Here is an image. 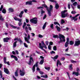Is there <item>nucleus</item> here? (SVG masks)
I'll return each instance as SVG.
<instances>
[{"label": "nucleus", "instance_id": "f257e3e1", "mask_svg": "<svg viewBox=\"0 0 80 80\" xmlns=\"http://www.w3.org/2000/svg\"><path fill=\"white\" fill-rule=\"evenodd\" d=\"M59 38L60 41L58 42L59 43H62L63 42H65V36L64 35L61 34H59Z\"/></svg>", "mask_w": 80, "mask_h": 80}, {"label": "nucleus", "instance_id": "0e129e2a", "mask_svg": "<svg viewBox=\"0 0 80 80\" xmlns=\"http://www.w3.org/2000/svg\"><path fill=\"white\" fill-rule=\"evenodd\" d=\"M15 52L16 53V54H17V55H18V54H19V53H18V50H16Z\"/></svg>", "mask_w": 80, "mask_h": 80}, {"label": "nucleus", "instance_id": "a211bd4d", "mask_svg": "<svg viewBox=\"0 0 80 80\" xmlns=\"http://www.w3.org/2000/svg\"><path fill=\"white\" fill-rule=\"evenodd\" d=\"M23 13H24L23 11H21V13H20L19 15V16L20 18H22V15Z\"/></svg>", "mask_w": 80, "mask_h": 80}, {"label": "nucleus", "instance_id": "7c9ffc66", "mask_svg": "<svg viewBox=\"0 0 80 80\" xmlns=\"http://www.w3.org/2000/svg\"><path fill=\"white\" fill-rule=\"evenodd\" d=\"M55 7L56 9H58L59 8V6H58V3H56L55 5Z\"/></svg>", "mask_w": 80, "mask_h": 80}, {"label": "nucleus", "instance_id": "052dcab7", "mask_svg": "<svg viewBox=\"0 0 80 80\" xmlns=\"http://www.w3.org/2000/svg\"><path fill=\"white\" fill-rule=\"evenodd\" d=\"M49 45H53V42H50L49 43Z\"/></svg>", "mask_w": 80, "mask_h": 80}, {"label": "nucleus", "instance_id": "423d86ee", "mask_svg": "<svg viewBox=\"0 0 80 80\" xmlns=\"http://www.w3.org/2000/svg\"><path fill=\"white\" fill-rule=\"evenodd\" d=\"M79 15H80V14H78L75 16L72 17L71 18V20H74V21H77V17L78 16H79Z\"/></svg>", "mask_w": 80, "mask_h": 80}, {"label": "nucleus", "instance_id": "09e8293b", "mask_svg": "<svg viewBox=\"0 0 80 80\" xmlns=\"http://www.w3.org/2000/svg\"><path fill=\"white\" fill-rule=\"evenodd\" d=\"M73 5L74 6H76V5H77V2H75L73 4Z\"/></svg>", "mask_w": 80, "mask_h": 80}, {"label": "nucleus", "instance_id": "79ce46f5", "mask_svg": "<svg viewBox=\"0 0 80 80\" xmlns=\"http://www.w3.org/2000/svg\"><path fill=\"white\" fill-rule=\"evenodd\" d=\"M65 23V21H64V20L61 19V24H63V23Z\"/></svg>", "mask_w": 80, "mask_h": 80}, {"label": "nucleus", "instance_id": "9b49d317", "mask_svg": "<svg viewBox=\"0 0 80 80\" xmlns=\"http://www.w3.org/2000/svg\"><path fill=\"white\" fill-rule=\"evenodd\" d=\"M13 18L15 20H16V21H19V22H22V19L18 18H17V17H15Z\"/></svg>", "mask_w": 80, "mask_h": 80}, {"label": "nucleus", "instance_id": "680f3d73", "mask_svg": "<svg viewBox=\"0 0 80 80\" xmlns=\"http://www.w3.org/2000/svg\"><path fill=\"white\" fill-rule=\"evenodd\" d=\"M68 9H70V4H68Z\"/></svg>", "mask_w": 80, "mask_h": 80}, {"label": "nucleus", "instance_id": "f704fd0d", "mask_svg": "<svg viewBox=\"0 0 80 80\" xmlns=\"http://www.w3.org/2000/svg\"><path fill=\"white\" fill-rule=\"evenodd\" d=\"M2 12L3 13H6V10L4 8H3L2 10Z\"/></svg>", "mask_w": 80, "mask_h": 80}, {"label": "nucleus", "instance_id": "a19ab883", "mask_svg": "<svg viewBox=\"0 0 80 80\" xmlns=\"http://www.w3.org/2000/svg\"><path fill=\"white\" fill-rule=\"evenodd\" d=\"M45 69H46V70H47L48 71L50 70V67H45Z\"/></svg>", "mask_w": 80, "mask_h": 80}, {"label": "nucleus", "instance_id": "bb28decb", "mask_svg": "<svg viewBox=\"0 0 80 80\" xmlns=\"http://www.w3.org/2000/svg\"><path fill=\"white\" fill-rule=\"evenodd\" d=\"M53 9V6L52 5H50V8L49 9V10H50V11H51Z\"/></svg>", "mask_w": 80, "mask_h": 80}, {"label": "nucleus", "instance_id": "b1692460", "mask_svg": "<svg viewBox=\"0 0 80 80\" xmlns=\"http://www.w3.org/2000/svg\"><path fill=\"white\" fill-rule=\"evenodd\" d=\"M44 62V59H42L40 62H39V64H40L41 65H42L43 63V62Z\"/></svg>", "mask_w": 80, "mask_h": 80}, {"label": "nucleus", "instance_id": "a18cd8bd", "mask_svg": "<svg viewBox=\"0 0 80 80\" xmlns=\"http://www.w3.org/2000/svg\"><path fill=\"white\" fill-rule=\"evenodd\" d=\"M50 27L52 29H53V24H51Z\"/></svg>", "mask_w": 80, "mask_h": 80}, {"label": "nucleus", "instance_id": "774afa93", "mask_svg": "<svg viewBox=\"0 0 80 80\" xmlns=\"http://www.w3.org/2000/svg\"><path fill=\"white\" fill-rule=\"evenodd\" d=\"M71 63H75V62H76V61H73V60H71Z\"/></svg>", "mask_w": 80, "mask_h": 80}, {"label": "nucleus", "instance_id": "8fccbe9b", "mask_svg": "<svg viewBox=\"0 0 80 80\" xmlns=\"http://www.w3.org/2000/svg\"><path fill=\"white\" fill-rule=\"evenodd\" d=\"M50 2H54L55 3H56L57 2L56 1L54 0H49Z\"/></svg>", "mask_w": 80, "mask_h": 80}, {"label": "nucleus", "instance_id": "3c124183", "mask_svg": "<svg viewBox=\"0 0 80 80\" xmlns=\"http://www.w3.org/2000/svg\"><path fill=\"white\" fill-rule=\"evenodd\" d=\"M3 5H2L1 8H0V11H2V9H3Z\"/></svg>", "mask_w": 80, "mask_h": 80}, {"label": "nucleus", "instance_id": "c03bdc74", "mask_svg": "<svg viewBox=\"0 0 80 80\" xmlns=\"http://www.w3.org/2000/svg\"><path fill=\"white\" fill-rule=\"evenodd\" d=\"M48 48L49 50H52V47L51 46L48 45Z\"/></svg>", "mask_w": 80, "mask_h": 80}, {"label": "nucleus", "instance_id": "cd10ccee", "mask_svg": "<svg viewBox=\"0 0 80 80\" xmlns=\"http://www.w3.org/2000/svg\"><path fill=\"white\" fill-rule=\"evenodd\" d=\"M74 43V42L72 41H70L69 42V44L70 45H73Z\"/></svg>", "mask_w": 80, "mask_h": 80}, {"label": "nucleus", "instance_id": "4be33fe9", "mask_svg": "<svg viewBox=\"0 0 80 80\" xmlns=\"http://www.w3.org/2000/svg\"><path fill=\"white\" fill-rule=\"evenodd\" d=\"M46 25L47 22H46L42 27V29L43 30H45V27H46Z\"/></svg>", "mask_w": 80, "mask_h": 80}, {"label": "nucleus", "instance_id": "4d7b16f0", "mask_svg": "<svg viewBox=\"0 0 80 80\" xmlns=\"http://www.w3.org/2000/svg\"><path fill=\"white\" fill-rule=\"evenodd\" d=\"M45 43L46 45H48V43H49V42H48V41H46L45 42Z\"/></svg>", "mask_w": 80, "mask_h": 80}, {"label": "nucleus", "instance_id": "9d476101", "mask_svg": "<svg viewBox=\"0 0 80 80\" xmlns=\"http://www.w3.org/2000/svg\"><path fill=\"white\" fill-rule=\"evenodd\" d=\"M80 44V41H76L75 42V44H74V46H78Z\"/></svg>", "mask_w": 80, "mask_h": 80}, {"label": "nucleus", "instance_id": "20e7f679", "mask_svg": "<svg viewBox=\"0 0 80 80\" xmlns=\"http://www.w3.org/2000/svg\"><path fill=\"white\" fill-rule=\"evenodd\" d=\"M67 12V10H65L61 12V16L62 18H65V17L67 16L68 13H65V12Z\"/></svg>", "mask_w": 80, "mask_h": 80}, {"label": "nucleus", "instance_id": "338daca9", "mask_svg": "<svg viewBox=\"0 0 80 80\" xmlns=\"http://www.w3.org/2000/svg\"><path fill=\"white\" fill-rule=\"evenodd\" d=\"M31 34L32 35V37H34V36H35V33H31Z\"/></svg>", "mask_w": 80, "mask_h": 80}, {"label": "nucleus", "instance_id": "473e14b6", "mask_svg": "<svg viewBox=\"0 0 80 80\" xmlns=\"http://www.w3.org/2000/svg\"><path fill=\"white\" fill-rule=\"evenodd\" d=\"M4 63H7V58H6V57H5L4 58Z\"/></svg>", "mask_w": 80, "mask_h": 80}, {"label": "nucleus", "instance_id": "1a4fd4ad", "mask_svg": "<svg viewBox=\"0 0 80 80\" xmlns=\"http://www.w3.org/2000/svg\"><path fill=\"white\" fill-rule=\"evenodd\" d=\"M39 48H41V49H42L45 52V53H47V51L45 50V49H43V47L42 46V44H41V43H39Z\"/></svg>", "mask_w": 80, "mask_h": 80}, {"label": "nucleus", "instance_id": "0eeeda50", "mask_svg": "<svg viewBox=\"0 0 80 80\" xmlns=\"http://www.w3.org/2000/svg\"><path fill=\"white\" fill-rule=\"evenodd\" d=\"M4 42H8V40H11V38L7 37L3 39Z\"/></svg>", "mask_w": 80, "mask_h": 80}, {"label": "nucleus", "instance_id": "a878e982", "mask_svg": "<svg viewBox=\"0 0 80 80\" xmlns=\"http://www.w3.org/2000/svg\"><path fill=\"white\" fill-rule=\"evenodd\" d=\"M58 55H56V56H55L54 58H53L54 60H57V59L58 58Z\"/></svg>", "mask_w": 80, "mask_h": 80}, {"label": "nucleus", "instance_id": "5fc2aeb1", "mask_svg": "<svg viewBox=\"0 0 80 80\" xmlns=\"http://www.w3.org/2000/svg\"><path fill=\"white\" fill-rule=\"evenodd\" d=\"M69 68H70V70H72V64H70L69 65Z\"/></svg>", "mask_w": 80, "mask_h": 80}, {"label": "nucleus", "instance_id": "2f4dec72", "mask_svg": "<svg viewBox=\"0 0 80 80\" xmlns=\"http://www.w3.org/2000/svg\"><path fill=\"white\" fill-rule=\"evenodd\" d=\"M15 76L16 77H18V71H16L15 72Z\"/></svg>", "mask_w": 80, "mask_h": 80}, {"label": "nucleus", "instance_id": "412c9836", "mask_svg": "<svg viewBox=\"0 0 80 80\" xmlns=\"http://www.w3.org/2000/svg\"><path fill=\"white\" fill-rule=\"evenodd\" d=\"M8 11L9 12H14L13 8H9Z\"/></svg>", "mask_w": 80, "mask_h": 80}, {"label": "nucleus", "instance_id": "de8ad7c7", "mask_svg": "<svg viewBox=\"0 0 80 80\" xmlns=\"http://www.w3.org/2000/svg\"><path fill=\"white\" fill-rule=\"evenodd\" d=\"M24 45L25 47H26V48H27V47H28V45H27V44L26 43H24Z\"/></svg>", "mask_w": 80, "mask_h": 80}, {"label": "nucleus", "instance_id": "6e6d98bb", "mask_svg": "<svg viewBox=\"0 0 80 80\" xmlns=\"http://www.w3.org/2000/svg\"><path fill=\"white\" fill-rule=\"evenodd\" d=\"M51 54H53V53H55V52L53 51H52V52H50Z\"/></svg>", "mask_w": 80, "mask_h": 80}, {"label": "nucleus", "instance_id": "2eb2a0df", "mask_svg": "<svg viewBox=\"0 0 80 80\" xmlns=\"http://www.w3.org/2000/svg\"><path fill=\"white\" fill-rule=\"evenodd\" d=\"M11 57L12 58H14L15 60H16V61H18V58H17V57L16 56H14L13 55H12L11 56Z\"/></svg>", "mask_w": 80, "mask_h": 80}, {"label": "nucleus", "instance_id": "ea45409f", "mask_svg": "<svg viewBox=\"0 0 80 80\" xmlns=\"http://www.w3.org/2000/svg\"><path fill=\"white\" fill-rule=\"evenodd\" d=\"M0 20H1L2 21H3L4 20L3 18H2V16L1 15H0Z\"/></svg>", "mask_w": 80, "mask_h": 80}, {"label": "nucleus", "instance_id": "5701e85b", "mask_svg": "<svg viewBox=\"0 0 80 80\" xmlns=\"http://www.w3.org/2000/svg\"><path fill=\"white\" fill-rule=\"evenodd\" d=\"M56 27L58 32H60V31H61V29H60V27H58V25L56 26Z\"/></svg>", "mask_w": 80, "mask_h": 80}, {"label": "nucleus", "instance_id": "c9c22d12", "mask_svg": "<svg viewBox=\"0 0 80 80\" xmlns=\"http://www.w3.org/2000/svg\"><path fill=\"white\" fill-rule=\"evenodd\" d=\"M25 30L26 33H28V28L27 27V26L25 27Z\"/></svg>", "mask_w": 80, "mask_h": 80}, {"label": "nucleus", "instance_id": "69168bd1", "mask_svg": "<svg viewBox=\"0 0 80 80\" xmlns=\"http://www.w3.org/2000/svg\"><path fill=\"white\" fill-rule=\"evenodd\" d=\"M19 41L20 44H22V43L23 42H22V40H19Z\"/></svg>", "mask_w": 80, "mask_h": 80}, {"label": "nucleus", "instance_id": "e2e57ef3", "mask_svg": "<svg viewBox=\"0 0 80 80\" xmlns=\"http://www.w3.org/2000/svg\"><path fill=\"white\" fill-rule=\"evenodd\" d=\"M39 73H40L41 75H43V72L42 71H40Z\"/></svg>", "mask_w": 80, "mask_h": 80}, {"label": "nucleus", "instance_id": "4468645a", "mask_svg": "<svg viewBox=\"0 0 80 80\" xmlns=\"http://www.w3.org/2000/svg\"><path fill=\"white\" fill-rule=\"evenodd\" d=\"M72 75H76V76L78 77V76L79 75V72H72Z\"/></svg>", "mask_w": 80, "mask_h": 80}, {"label": "nucleus", "instance_id": "6ab92c4d", "mask_svg": "<svg viewBox=\"0 0 80 80\" xmlns=\"http://www.w3.org/2000/svg\"><path fill=\"white\" fill-rule=\"evenodd\" d=\"M32 1H28L26 2V5H32Z\"/></svg>", "mask_w": 80, "mask_h": 80}, {"label": "nucleus", "instance_id": "dca6fc26", "mask_svg": "<svg viewBox=\"0 0 80 80\" xmlns=\"http://www.w3.org/2000/svg\"><path fill=\"white\" fill-rule=\"evenodd\" d=\"M4 72L6 73H7V74H8V73H9V71L8 69L4 68Z\"/></svg>", "mask_w": 80, "mask_h": 80}, {"label": "nucleus", "instance_id": "603ef678", "mask_svg": "<svg viewBox=\"0 0 80 80\" xmlns=\"http://www.w3.org/2000/svg\"><path fill=\"white\" fill-rule=\"evenodd\" d=\"M43 47V48L44 47V48H45V49H47V46H46V44H44V45H43V46H42Z\"/></svg>", "mask_w": 80, "mask_h": 80}, {"label": "nucleus", "instance_id": "393cba45", "mask_svg": "<svg viewBox=\"0 0 80 80\" xmlns=\"http://www.w3.org/2000/svg\"><path fill=\"white\" fill-rule=\"evenodd\" d=\"M17 41H15L14 42L13 44V47H16V46H17Z\"/></svg>", "mask_w": 80, "mask_h": 80}, {"label": "nucleus", "instance_id": "e433bc0d", "mask_svg": "<svg viewBox=\"0 0 80 80\" xmlns=\"http://www.w3.org/2000/svg\"><path fill=\"white\" fill-rule=\"evenodd\" d=\"M65 60V58L64 57H62L61 58V61H63Z\"/></svg>", "mask_w": 80, "mask_h": 80}, {"label": "nucleus", "instance_id": "4c0bfd02", "mask_svg": "<svg viewBox=\"0 0 80 80\" xmlns=\"http://www.w3.org/2000/svg\"><path fill=\"white\" fill-rule=\"evenodd\" d=\"M53 38H58V36L56 35H53Z\"/></svg>", "mask_w": 80, "mask_h": 80}, {"label": "nucleus", "instance_id": "13d9d810", "mask_svg": "<svg viewBox=\"0 0 80 80\" xmlns=\"http://www.w3.org/2000/svg\"><path fill=\"white\" fill-rule=\"evenodd\" d=\"M41 14L42 15L43 13H45V12L42 9H41Z\"/></svg>", "mask_w": 80, "mask_h": 80}, {"label": "nucleus", "instance_id": "ddd939ff", "mask_svg": "<svg viewBox=\"0 0 80 80\" xmlns=\"http://www.w3.org/2000/svg\"><path fill=\"white\" fill-rule=\"evenodd\" d=\"M20 75L21 76H24L25 75V71H24L20 70Z\"/></svg>", "mask_w": 80, "mask_h": 80}, {"label": "nucleus", "instance_id": "6e6552de", "mask_svg": "<svg viewBox=\"0 0 80 80\" xmlns=\"http://www.w3.org/2000/svg\"><path fill=\"white\" fill-rule=\"evenodd\" d=\"M38 62H37L36 63L35 65H34L32 68V70L33 72H35V67H38Z\"/></svg>", "mask_w": 80, "mask_h": 80}, {"label": "nucleus", "instance_id": "864d4df0", "mask_svg": "<svg viewBox=\"0 0 80 80\" xmlns=\"http://www.w3.org/2000/svg\"><path fill=\"white\" fill-rule=\"evenodd\" d=\"M43 36L41 35H40V34L38 35V37H39V38H43Z\"/></svg>", "mask_w": 80, "mask_h": 80}, {"label": "nucleus", "instance_id": "bf43d9fd", "mask_svg": "<svg viewBox=\"0 0 80 80\" xmlns=\"http://www.w3.org/2000/svg\"><path fill=\"white\" fill-rule=\"evenodd\" d=\"M22 21H19V22L18 23V25L19 26H21L22 25V22H21Z\"/></svg>", "mask_w": 80, "mask_h": 80}, {"label": "nucleus", "instance_id": "49530a36", "mask_svg": "<svg viewBox=\"0 0 80 80\" xmlns=\"http://www.w3.org/2000/svg\"><path fill=\"white\" fill-rule=\"evenodd\" d=\"M0 76L1 78H2V72L1 70H0Z\"/></svg>", "mask_w": 80, "mask_h": 80}, {"label": "nucleus", "instance_id": "c756f323", "mask_svg": "<svg viewBox=\"0 0 80 80\" xmlns=\"http://www.w3.org/2000/svg\"><path fill=\"white\" fill-rule=\"evenodd\" d=\"M41 77H43V78H48V76L47 75H41Z\"/></svg>", "mask_w": 80, "mask_h": 80}, {"label": "nucleus", "instance_id": "72a5a7b5", "mask_svg": "<svg viewBox=\"0 0 80 80\" xmlns=\"http://www.w3.org/2000/svg\"><path fill=\"white\" fill-rule=\"evenodd\" d=\"M68 42H66L65 43L64 46L65 47H68Z\"/></svg>", "mask_w": 80, "mask_h": 80}, {"label": "nucleus", "instance_id": "f8f14e48", "mask_svg": "<svg viewBox=\"0 0 80 80\" xmlns=\"http://www.w3.org/2000/svg\"><path fill=\"white\" fill-rule=\"evenodd\" d=\"M32 56H30V60L28 63V65H31V63H32V62H33V58L32 57H31Z\"/></svg>", "mask_w": 80, "mask_h": 80}, {"label": "nucleus", "instance_id": "c85d7f7f", "mask_svg": "<svg viewBox=\"0 0 80 80\" xmlns=\"http://www.w3.org/2000/svg\"><path fill=\"white\" fill-rule=\"evenodd\" d=\"M26 25H27V23H26V22H24V24L23 25V26H22V28L23 29H25V27Z\"/></svg>", "mask_w": 80, "mask_h": 80}, {"label": "nucleus", "instance_id": "f3484780", "mask_svg": "<svg viewBox=\"0 0 80 80\" xmlns=\"http://www.w3.org/2000/svg\"><path fill=\"white\" fill-rule=\"evenodd\" d=\"M58 65H62V63L60 62V61L58 60L57 63V65L58 67Z\"/></svg>", "mask_w": 80, "mask_h": 80}, {"label": "nucleus", "instance_id": "7ed1b4c3", "mask_svg": "<svg viewBox=\"0 0 80 80\" xmlns=\"http://www.w3.org/2000/svg\"><path fill=\"white\" fill-rule=\"evenodd\" d=\"M24 40H25L26 42H27L28 43H30V41L28 40H30V34H28V38L26 37H24Z\"/></svg>", "mask_w": 80, "mask_h": 80}, {"label": "nucleus", "instance_id": "37998d69", "mask_svg": "<svg viewBox=\"0 0 80 80\" xmlns=\"http://www.w3.org/2000/svg\"><path fill=\"white\" fill-rule=\"evenodd\" d=\"M54 24L55 25H58L60 26V24H59L58 22H54Z\"/></svg>", "mask_w": 80, "mask_h": 80}, {"label": "nucleus", "instance_id": "aec40b11", "mask_svg": "<svg viewBox=\"0 0 80 80\" xmlns=\"http://www.w3.org/2000/svg\"><path fill=\"white\" fill-rule=\"evenodd\" d=\"M11 27H12V28H17L18 30H19L20 29V27H15L13 25H10Z\"/></svg>", "mask_w": 80, "mask_h": 80}, {"label": "nucleus", "instance_id": "58836bf2", "mask_svg": "<svg viewBox=\"0 0 80 80\" xmlns=\"http://www.w3.org/2000/svg\"><path fill=\"white\" fill-rule=\"evenodd\" d=\"M57 46H54L53 47V50H54V51H56V50H57Z\"/></svg>", "mask_w": 80, "mask_h": 80}, {"label": "nucleus", "instance_id": "39448f33", "mask_svg": "<svg viewBox=\"0 0 80 80\" xmlns=\"http://www.w3.org/2000/svg\"><path fill=\"white\" fill-rule=\"evenodd\" d=\"M42 7H45V8H47V10H48V14L49 16H51V11L48 9V8H47V6L46 5L44 4L42 5Z\"/></svg>", "mask_w": 80, "mask_h": 80}, {"label": "nucleus", "instance_id": "f03ea898", "mask_svg": "<svg viewBox=\"0 0 80 80\" xmlns=\"http://www.w3.org/2000/svg\"><path fill=\"white\" fill-rule=\"evenodd\" d=\"M30 22L34 24H37L38 22V19L36 17L30 20Z\"/></svg>", "mask_w": 80, "mask_h": 80}]
</instances>
